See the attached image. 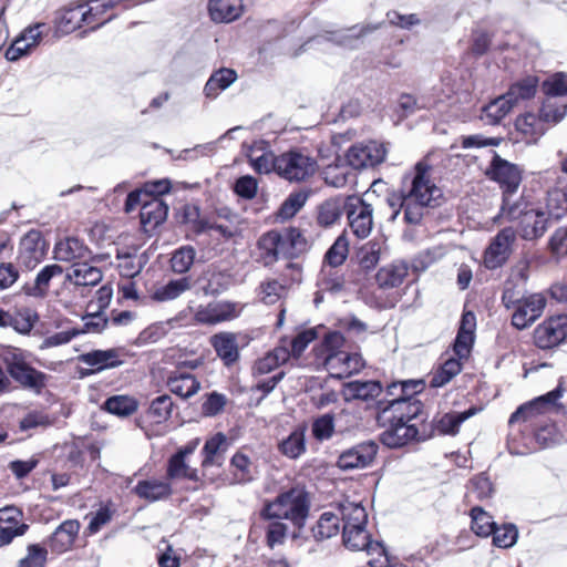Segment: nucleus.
Wrapping results in <instances>:
<instances>
[{
    "label": "nucleus",
    "instance_id": "48",
    "mask_svg": "<svg viewBox=\"0 0 567 567\" xmlns=\"http://www.w3.org/2000/svg\"><path fill=\"white\" fill-rule=\"evenodd\" d=\"M265 523L266 544L269 548L274 549L277 546H282L286 542L288 534V526L280 518H261Z\"/></svg>",
    "mask_w": 567,
    "mask_h": 567
},
{
    "label": "nucleus",
    "instance_id": "32",
    "mask_svg": "<svg viewBox=\"0 0 567 567\" xmlns=\"http://www.w3.org/2000/svg\"><path fill=\"white\" fill-rule=\"evenodd\" d=\"M168 207L161 198H145L140 210L141 223L144 227L155 228L166 219Z\"/></svg>",
    "mask_w": 567,
    "mask_h": 567
},
{
    "label": "nucleus",
    "instance_id": "49",
    "mask_svg": "<svg viewBox=\"0 0 567 567\" xmlns=\"http://www.w3.org/2000/svg\"><path fill=\"white\" fill-rule=\"evenodd\" d=\"M476 413L475 409L464 412H450L444 414L436 423V429L442 434L455 435L461 424Z\"/></svg>",
    "mask_w": 567,
    "mask_h": 567
},
{
    "label": "nucleus",
    "instance_id": "54",
    "mask_svg": "<svg viewBox=\"0 0 567 567\" xmlns=\"http://www.w3.org/2000/svg\"><path fill=\"white\" fill-rule=\"evenodd\" d=\"M472 530L481 537H487L495 529V522L493 517L486 513L482 507H473L471 509Z\"/></svg>",
    "mask_w": 567,
    "mask_h": 567
},
{
    "label": "nucleus",
    "instance_id": "50",
    "mask_svg": "<svg viewBox=\"0 0 567 567\" xmlns=\"http://www.w3.org/2000/svg\"><path fill=\"white\" fill-rule=\"evenodd\" d=\"M137 408V401L128 395H114L104 402V409L109 413L121 417L132 415Z\"/></svg>",
    "mask_w": 567,
    "mask_h": 567
},
{
    "label": "nucleus",
    "instance_id": "27",
    "mask_svg": "<svg viewBox=\"0 0 567 567\" xmlns=\"http://www.w3.org/2000/svg\"><path fill=\"white\" fill-rule=\"evenodd\" d=\"M133 492L142 499L150 503L167 499L173 488L168 480L147 478L140 481Z\"/></svg>",
    "mask_w": 567,
    "mask_h": 567
},
{
    "label": "nucleus",
    "instance_id": "16",
    "mask_svg": "<svg viewBox=\"0 0 567 567\" xmlns=\"http://www.w3.org/2000/svg\"><path fill=\"white\" fill-rule=\"evenodd\" d=\"M323 364L331 377L342 379L359 372L364 362L359 353H350L343 350L341 352L327 353Z\"/></svg>",
    "mask_w": 567,
    "mask_h": 567
},
{
    "label": "nucleus",
    "instance_id": "22",
    "mask_svg": "<svg viewBox=\"0 0 567 567\" xmlns=\"http://www.w3.org/2000/svg\"><path fill=\"white\" fill-rule=\"evenodd\" d=\"M379 28L380 24L353 25L339 31L328 32L327 35L316 37L310 42L321 44L323 41H331L344 48H354L362 37Z\"/></svg>",
    "mask_w": 567,
    "mask_h": 567
},
{
    "label": "nucleus",
    "instance_id": "61",
    "mask_svg": "<svg viewBox=\"0 0 567 567\" xmlns=\"http://www.w3.org/2000/svg\"><path fill=\"white\" fill-rule=\"evenodd\" d=\"M381 247L377 241L364 244L358 251L359 265L364 270L373 269L380 260Z\"/></svg>",
    "mask_w": 567,
    "mask_h": 567
},
{
    "label": "nucleus",
    "instance_id": "10",
    "mask_svg": "<svg viewBox=\"0 0 567 567\" xmlns=\"http://www.w3.org/2000/svg\"><path fill=\"white\" fill-rule=\"evenodd\" d=\"M103 279L102 270L83 260L72 265L65 274V282L73 286L74 296L85 297L91 287L99 285Z\"/></svg>",
    "mask_w": 567,
    "mask_h": 567
},
{
    "label": "nucleus",
    "instance_id": "4",
    "mask_svg": "<svg viewBox=\"0 0 567 567\" xmlns=\"http://www.w3.org/2000/svg\"><path fill=\"white\" fill-rule=\"evenodd\" d=\"M317 169V159L305 150L293 148L277 156V175L288 182H306Z\"/></svg>",
    "mask_w": 567,
    "mask_h": 567
},
{
    "label": "nucleus",
    "instance_id": "40",
    "mask_svg": "<svg viewBox=\"0 0 567 567\" xmlns=\"http://www.w3.org/2000/svg\"><path fill=\"white\" fill-rule=\"evenodd\" d=\"M236 79L237 73L233 69L221 68L209 76L204 93L207 97L215 99L221 91L229 87Z\"/></svg>",
    "mask_w": 567,
    "mask_h": 567
},
{
    "label": "nucleus",
    "instance_id": "15",
    "mask_svg": "<svg viewBox=\"0 0 567 567\" xmlns=\"http://www.w3.org/2000/svg\"><path fill=\"white\" fill-rule=\"evenodd\" d=\"M515 238L516 234L511 227L502 229L494 237L484 254V264L488 269H496L508 259Z\"/></svg>",
    "mask_w": 567,
    "mask_h": 567
},
{
    "label": "nucleus",
    "instance_id": "28",
    "mask_svg": "<svg viewBox=\"0 0 567 567\" xmlns=\"http://www.w3.org/2000/svg\"><path fill=\"white\" fill-rule=\"evenodd\" d=\"M166 384L172 393L182 399H189L194 396L200 389V382L196 377L183 371L182 369H176L171 372Z\"/></svg>",
    "mask_w": 567,
    "mask_h": 567
},
{
    "label": "nucleus",
    "instance_id": "24",
    "mask_svg": "<svg viewBox=\"0 0 567 567\" xmlns=\"http://www.w3.org/2000/svg\"><path fill=\"white\" fill-rule=\"evenodd\" d=\"M80 530V523L76 519H66L61 523L48 540L51 551L62 554L68 551L74 544Z\"/></svg>",
    "mask_w": 567,
    "mask_h": 567
},
{
    "label": "nucleus",
    "instance_id": "23",
    "mask_svg": "<svg viewBox=\"0 0 567 567\" xmlns=\"http://www.w3.org/2000/svg\"><path fill=\"white\" fill-rule=\"evenodd\" d=\"M91 250L78 238L68 237L58 241L53 249V257L58 261L69 262L72 265L89 260Z\"/></svg>",
    "mask_w": 567,
    "mask_h": 567
},
{
    "label": "nucleus",
    "instance_id": "33",
    "mask_svg": "<svg viewBox=\"0 0 567 567\" xmlns=\"http://www.w3.org/2000/svg\"><path fill=\"white\" fill-rule=\"evenodd\" d=\"M549 218L559 219L567 214V181H558L547 192L545 210Z\"/></svg>",
    "mask_w": 567,
    "mask_h": 567
},
{
    "label": "nucleus",
    "instance_id": "59",
    "mask_svg": "<svg viewBox=\"0 0 567 567\" xmlns=\"http://www.w3.org/2000/svg\"><path fill=\"white\" fill-rule=\"evenodd\" d=\"M318 286L321 291L338 293L343 289L344 280L338 271H333L332 268H327L324 266L320 271Z\"/></svg>",
    "mask_w": 567,
    "mask_h": 567
},
{
    "label": "nucleus",
    "instance_id": "12",
    "mask_svg": "<svg viewBox=\"0 0 567 567\" xmlns=\"http://www.w3.org/2000/svg\"><path fill=\"white\" fill-rule=\"evenodd\" d=\"M567 338V315L550 317L534 330L535 344L540 349H550Z\"/></svg>",
    "mask_w": 567,
    "mask_h": 567
},
{
    "label": "nucleus",
    "instance_id": "25",
    "mask_svg": "<svg viewBox=\"0 0 567 567\" xmlns=\"http://www.w3.org/2000/svg\"><path fill=\"white\" fill-rule=\"evenodd\" d=\"M383 427V432L381 433V441L384 445L395 449L401 447L414 440L419 433L416 426L414 424H410V422L402 423H393L391 424H379Z\"/></svg>",
    "mask_w": 567,
    "mask_h": 567
},
{
    "label": "nucleus",
    "instance_id": "11",
    "mask_svg": "<svg viewBox=\"0 0 567 567\" xmlns=\"http://www.w3.org/2000/svg\"><path fill=\"white\" fill-rule=\"evenodd\" d=\"M386 156V147L383 143L369 141L358 143L347 152V162L354 169L373 167L381 164Z\"/></svg>",
    "mask_w": 567,
    "mask_h": 567
},
{
    "label": "nucleus",
    "instance_id": "34",
    "mask_svg": "<svg viewBox=\"0 0 567 567\" xmlns=\"http://www.w3.org/2000/svg\"><path fill=\"white\" fill-rule=\"evenodd\" d=\"M381 392L382 386L378 381L355 380L343 385L342 395L346 401H369L379 396Z\"/></svg>",
    "mask_w": 567,
    "mask_h": 567
},
{
    "label": "nucleus",
    "instance_id": "14",
    "mask_svg": "<svg viewBox=\"0 0 567 567\" xmlns=\"http://www.w3.org/2000/svg\"><path fill=\"white\" fill-rule=\"evenodd\" d=\"M240 311L241 308L236 302L216 301L197 307L194 319L200 324H217L237 318Z\"/></svg>",
    "mask_w": 567,
    "mask_h": 567
},
{
    "label": "nucleus",
    "instance_id": "7",
    "mask_svg": "<svg viewBox=\"0 0 567 567\" xmlns=\"http://www.w3.org/2000/svg\"><path fill=\"white\" fill-rule=\"evenodd\" d=\"M489 179L499 184L503 189L502 210L509 205V196L515 194L522 183V169L494 153L491 164L486 171Z\"/></svg>",
    "mask_w": 567,
    "mask_h": 567
},
{
    "label": "nucleus",
    "instance_id": "18",
    "mask_svg": "<svg viewBox=\"0 0 567 567\" xmlns=\"http://www.w3.org/2000/svg\"><path fill=\"white\" fill-rule=\"evenodd\" d=\"M378 452V445L373 441L360 443L344 452L338 458L341 470L363 468L372 463Z\"/></svg>",
    "mask_w": 567,
    "mask_h": 567
},
{
    "label": "nucleus",
    "instance_id": "58",
    "mask_svg": "<svg viewBox=\"0 0 567 567\" xmlns=\"http://www.w3.org/2000/svg\"><path fill=\"white\" fill-rule=\"evenodd\" d=\"M195 256L196 251L192 246L181 247L171 258L172 270L176 274L187 272L194 264Z\"/></svg>",
    "mask_w": 567,
    "mask_h": 567
},
{
    "label": "nucleus",
    "instance_id": "19",
    "mask_svg": "<svg viewBox=\"0 0 567 567\" xmlns=\"http://www.w3.org/2000/svg\"><path fill=\"white\" fill-rule=\"evenodd\" d=\"M47 245L38 230L28 231L20 241L19 260L29 269H33L45 256Z\"/></svg>",
    "mask_w": 567,
    "mask_h": 567
},
{
    "label": "nucleus",
    "instance_id": "5",
    "mask_svg": "<svg viewBox=\"0 0 567 567\" xmlns=\"http://www.w3.org/2000/svg\"><path fill=\"white\" fill-rule=\"evenodd\" d=\"M502 213L509 220H518V233L525 240L540 238L546 233L550 219L543 209L520 210L517 205L511 204Z\"/></svg>",
    "mask_w": 567,
    "mask_h": 567
},
{
    "label": "nucleus",
    "instance_id": "43",
    "mask_svg": "<svg viewBox=\"0 0 567 567\" xmlns=\"http://www.w3.org/2000/svg\"><path fill=\"white\" fill-rule=\"evenodd\" d=\"M408 265L405 262H395L381 268L377 274V281L381 288L399 287L408 276Z\"/></svg>",
    "mask_w": 567,
    "mask_h": 567
},
{
    "label": "nucleus",
    "instance_id": "52",
    "mask_svg": "<svg viewBox=\"0 0 567 567\" xmlns=\"http://www.w3.org/2000/svg\"><path fill=\"white\" fill-rule=\"evenodd\" d=\"M339 516L333 513H323L312 527V535L317 540L328 539L339 532Z\"/></svg>",
    "mask_w": 567,
    "mask_h": 567
},
{
    "label": "nucleus",
    "instance_id": "6",
    "mask_svg": "<svg viewBox=\"0 0 567 567\" xmlns=\"http://www.w3.org/2000/svg\"><path fill=\"white\" fill-rule=\"evenodd\" d=\"M421 410V402L414 398L398 395L381 400L378 402L377 422L378 424L410 422L420 414Z\"/></svg>",
    "mask_w": 567,
    "mask_h": 567
},
{
    "label": "nucleus",
    "instance_id": "9",
    "mask_svg": "<svg viewBox=\"0 0 567 567\" xmlns=\"http://www.w3.org/2000/svg\"><path fill=\"white\" fill-rule=\"evenodd\" d=\"M546 305L547 299L543 293H532L518 299L512 315V324L518 330L530 327L542 317Z\"/></svg>",
    "mask_w": 567,
    "mask_h": 567
},
{
    "label": "nucleus",
    "instance_id": "42",
    "mask_svg": "<svg viewBox=\"0 0 567 567\" xmlns=\"http://www.w3.org/2000/svg\"><path fill=\"white\" fill-rule=\"evenodd\" d=\"M306 431L305 425L296 427L279 444L280 452L289 458H298L306 452Z\"/></svg>",
    "mask_w": 567,
    "mask_h": 567
},
{
    "label": "nucleus",
    "instance_id": "21",
    "mask_svg": "<svg viewBox=\"0 0 567 567\" xmlns=\"http://www.w3.org/2000/svg\"><path fill=\"white\" fill-rule=\"evenodd\" d=\"M8 372L14 381L23 388L40 393L45 385L47 375L21 360H13L8 364Z\"/></svg>",
    "mask_w": 567,
    "mask_h": 567
},
{
    "label": "nucleus",
    "instance_id": "37",
    "mask_svg": "<svg viewBox=\"0 0 567 567\" xmlns=\"http://www.w3.org/2000/svg\"><path fill=\"white\" fill-rule=\"evenodd\" d=\"M228 447L227 437L223 433H216L214 436L208 439L203 447V461L204 467L220 466L224 461V454Z\"/></svg>",
    "mask_w": 567,
    "mask_h": 567
},
{
    "label": "nucleus",
    "instance_id": "63",
    "mask_svg": "<svg viewBox=\"0 0 567 567\" xmlns=\"http://www.w3.org/2000/svg\"><path fill=\"white\" fill-rule=\"evenodd\" d=\"M307 198L308 196L305 193L290 194L281 204L277 216L282 220L293 217L303 207Z\"/></svg>",
    "mask_w": 567,
    "mask_h": 567
},
{
    "label": "nucleus",
    "instance_id": "17",
    "mask_svg": "<svg viewBox=\"0 0 567 567\" xmlns=\"http://www.w3.org/2000/svg\"><path fill=\"white\" fill-rule=\"evenodd\" d=\"M561 383L556 389L548 393L536 398L535 400L520 405L509 417V423H516L519 421H526L537 413H543L553 410L557 405V401L563 395Z\"/></svg>",
    "mask_w": 567,
    "mask_h": 567
},
{
    "label": "nucleus",
    "instance_id": "3",
    "mask_svg": "<svg viewBox=\"0 0 567 567\" xmlns=\"http://www.w3.org/2000/svg\"><path fill=\"white\" fill-rule=\"evenodd\" d=\"M310 511V499L303 487L295 486L279 493L272 501H266L260 518H280L289 520L293 527L301 530Z\"/></svg>",
    "mask_w": 567,
    "mask_h": 567
},
{
    "label": "nucleus",
    "instance_id": "47",
    "mask_svg": "<svg viewBox=\"0 0 567 567\" xmlns=\"http://www.w3.org/2000/svg\"><path fill=\"white\" fill-rule=\"evenodd\" d=\"M167 480L186 478L189 481H197V470L190 467L186 463V458L182 455L174 454L169 457L166 471Z\"/></svg>",
    "mask_w": 567,
    "mask_h": 567
},
{
    "label": "nucleus",
    "instance_id": "57",
    "mask_svg": "<svg viewBox=\"0 0 567 567\" xmlns=\"http://www.w3.org/2000/svg\"><path fill=\"white\" fill-rule=\"evenodd\" d=\"M116 352L114 350H95L80 355V361L84 364L104 369L114 367Z\"/></svg>",
    "mask_w": 567,
    "mask_h": 567
},
{
    "label": "nucleus",
    "instance_id": "36",
    "mask_svg": "<svg viewBox=\"0 0 567 567\" xmlns=\"http://www.w3.org/2000/svg\"><path fill=\"white\" fill-rule=\"evenodd\" d=\"M514 105L502 94L482 107L481 120L487 125L499 124L513 110Z\"/></svg>",
    "mask_w": 567,
    "mask_h": 567
},
{
    "label": "nucleus",
    "instance_id": "29",
    "mask_svg": "<svg viewBox=\"0 0 567 567\" xmlns=\"http://www.w3.org/2000/svg\"><path fill=\"white\" fill-rule=\"evenodd\" d=\"M248 0H210L209 14L216 22H231L238 19Z\"/></svg>",
    "mask_w": 567,
    "mask_h": 567
},
{
    "label": "nucleus",
    "instance_id": "44",
    "mask_svg": "<svg viewBox=\"0 0 567 567\" xmlns=\"http://www.w3.org/2000/svg\"><path fill=\"white\" fill-rule=\"evenodd\" d=\"M190 288L192 282L188 277L169 280L167 284L157 287L153 291L152 298L159 302L171 301L178 298Z\"/></svg>",
    "mask_w": 567,
    "mask_h": 567
},
{
    "label": "nucleus",
    "instance_id": "53",
    "mask_svg": "<svg viewBox=\"0 0 567 567\" xmlns=\"http://www.w3.org/2000/svg\"><path fill=\"white\" fill-rule=\"evenodd\" d=\"M62 272L63 268L61 266L56 264L47 265L37 275L34 286L31 288L30 293L34 297H44L48 292L50 280L62 275Z\"/></svg>",
    "mask_w": 567,
    "mask_h": 567
},
{
    "label": "nucleus",
    "instance_id": "26",
    "mask_svg": "<svg viewBox=\"0 0 567 567\" xmlns=\"http://www.w3.org/2000/svg\"><path fill=\"white\" fill-rule=\"evenodd\" d=\"M342 537L346 547L352 550H367L368 554H377L379 556H383L385 554V549L380 543L371 542L365 527L353 528V526H351L350 529L343 530Z\"/></svg>",
    "mask_w": 567,
    "mask_h": 567
},
{
    "label": "nucleus",
    "instance_id": "56",
    "mask_svg": "<svg viewBox=\"0 0 567 567\" xmlns=\"http://www.w3.org/2000/svg\"><path fill=\"white\" fill-rule=\"evenodd\" d=\"M348 252L349 241L346 235H340L326 252L324 260L330 268H336L344 262Z\"/></svg>",
    "mask_w": 567,
    "mask_h": 567
},
{
    "label": "nucleus",
    "instance_id": "64",
    "mask_svg": "<svg viewBox=\"0 0 567 567\" xmlns=\"http://www.w3.org/2000/svg\"><path fill=\"white\" fill-rule=\"evenodd\" d=\"M493 544L499 548L512 547L518 537V532L515 525L507 524L501 527L495 525V529L492 532Z\"/></svg>",
    "mask_w": 567,
    "mask_h": 567
},
{
    "label": "nucleus",
    "instance_id": "51",
    "mask_svg": "<svg viewBox=\"0 0 567 567\" xmlns=\"http://www.w3.org/2000/svg\"><path fill=\"white\" fill-rule=\"evenodd\" d=\"M173 401L169 395L163 394L155 398L148 408L147 417L153 424L166 422L172 414Z\"/></svg>",
    "mask_w": 567,
    "mask_h": 567
},
{
    "label": "nucleus",
    "instance_id": "38",
    "mask_svg": "<svg viewBox=\"0 0 567 567\" xmlns=\"http://www.w3.org/2000/svg\"><path fill=\"white\" fill-rule=\"evenodd\" d=\"M339 512L343 522V530L354 527H365L368 514L365 508L355 502L344 501L339 505Z\"/></svg>",
    "mask_w": 567,
    "mask_h": 567
},
{
    "label": "nucleus",
    "instance_id": "35",
    "mask_svg": "<svg viewBox=\"0 0 567 567\" xmlns=\"http://www.w3.org/2000/svg\"><path fill=\"white\" fill-rule=\"evenodd\" d=\"M538 87V79L534 75H527L511 84L507 92L504 93L514 107L519 106L526 101L532 100Z\"/></svg>",
    "mask_w": 567,
    "mask_h": 567
},
{
    "label": "nucleus",
    "instance_id": "31",
    "mask_svg": "<svg viewBox=\"0 0 567 567\" xmlns=\"http://www.w3.org/2000/svg\"><path fill=\"white\" fill-rule=\"evenodd\" d=\"M247 157L251 167L258 174H277V156L272 152L266 151L264 142H255L247 151Z\"/></svg>",
    "mask_w": 567,
    "mask_h": 567
},
{
    "label": "nucleus",
    "instance_id": "13",
    "mask_svg": "<svg viewBox=\"0 0 567 567\" xmlns=\"http://www.w3.org/2000/svg\"><path fill=\"white\" fill-rule=\"evenodd\" d=\"M45 24L35 23L27 27L11 45L6 50L4 56L8 61L14 62L27 56L40 44L44 35Z\"/></svg>",
    "mask_w": 567,
    "mask_h": 567
},
{
    "label": "nucleus",
    "instance_id": "55",
    "mask_svg": "<svg viewBox=\"0 0 567 567\" xmlns=\"http://www.w3.org/2000/svg\"><path fill=\"white\" fill-rule=\"evenodd\" d=\"M341 215V203L338 199H328L319 206L317 220L319 225L329 227L338 221Z\"/></svg>",
    "mask_w": 567,
    "mask_h": 567
},
{
    "label": "nucleus",
    "instance_id": "8",
    "mask_svg": "<svg viewBox=\"0 0 567 567\" xmlns=\"http://www.w3.org/2000/svg\"><path fill=\"white\" fill-rule=\"evenodd\" d=\"M348 225L358 238H367L373 228V208L357 196H350L344 203Z\"/></svg>",
    "mask_w": 567,
    "mask_h": 567
},
{
    "label": "nucleus",
    "instance_id": "41",
    "mask_svg": "<svg viewBox=\"0 0 567 567\" xmlns=\"http://www.w3.org/2000/svg\"><path fill=\"white\" fill-rule=\"evenodd\" d=\"M117 269L122 277L131 279L137 276L144 265L146 264V258L143 254H138L137 250L133 252L130 251H118L116 255Z\"/></svg>",
    "mask_w": 567,
    "mask_h": 567
},
{
    "label": "nucleus",
    "instance_id": "2",
    "mask_svg": "<svg viewBox=\"0 0 567 567\" xmlns=\"http://www.w3.org/2000/svg\"><path fill=\"white\" fill-rule=\"evenodd\" d=\"M307 249V240L298 228L289 227L281 231L269 230L257 241V259L265 266L279 258H295Z\"/></svg>",
    "mask_w": 567,
    "mask_h": 567
},
{
    "label": "nucleus",
    "instance_id": "1",
    "mask_svg": "<svg viewBox=\"0 0 567 567\" xmlns=\"http://www.w3.org/2000/svg\"><path fill=\"white\" fill-rule=\"evenodd\" d=\"M430 173L431 166L421 161L402 179L408 196V224L419 225L425 209L439 206L443 199V192L433 182Z\"/></svg>",
    "mask_w": 567,
    "mask_h": 567
},
{
    "label": "nucleus",
    "instance_id": "45",
    "mask_svg": "<svg viewBox=\"0 0 567 567\" xmlns=\"http://www.w3.org/2000/svg\"><path fill=\"white\" fill-rule=\"evenodd\" d=\"M462 370L460 360L450 358L444 361L431 375L430 385L432 388H442L447 384Z\"/></svg>",
    "mask_w": 567,
    "mask_h": 567
},
{
    "label": "nucleus",
    "instance_id": "30",
    "mask_svg": "<svg viewBox=\"0 0 567 567\" xmlns=\"http://www.w3.org/2000/svg\"><path fill=\"white\" fill-rule=\"evenodd\" d=\"M210 344L226 365L239 359L237 337L233 332H219L212 337Z\"/></svg>",
    "mask_w": 567,
    "mask_h": 567
},
{
    "label": "nucleus",
    "instance_id": "62",
    "mask_svg": "<svg viewBox=\"0 0 567 567\" xmlns=\"http://www.w3.org/2000/svg\"><path fill=\"white\" fill-rule=\"evenodd\" d=\"M48 559V549L39 544L27 547V555L18 563V567H44Z\"/></svg>",
    "mask_w": 567,
    "mask_h": 567
},
{
    "label": "nucleus",
    "instance_id": "20",
    "mask_svg": "<svg viewBox=\"0 0 567 567\" xmlns=\"http://www.w3.org/2000/svg\"><path fill=\"white\" fill-rule=\"evenodd\" d=\"M92 21V10L86 4L64 8L58 12L55 18V31L62 35L69 34L80 28L83 22Z\"/></svg>",
    "mask_w": 567,
    "mask_h": 567
},
{
    "label": "nucleus",
    "instance_id": "60",
    "mask_svg": "<svg viewBox=\"0 0 567 567\" xmlns=\"http://www.w3.org/2000/svg\"><path fill=\"white\" fill-rule=\"evenodd\" d=\"M423 388L421 381H401L393 382L388 385L385 396L383 400L393 399L398 395L414 398V394L419 393Z\"/></svg>",
    "mask_w": 567,
    "mask_h": 567
},
{
    "label": "nucleus",
    "instance_id": "46",
    "mask_svg": "<svg viewBox=\"0 0 567 567\" xmlns=\"http://www.w3.org/2000/svg\"><path fill=\"white\" fill-rule=\"evenodd\" d=\"M233 482L245 484L254 478V465L250 458L241 452H237L230 460Z\"/></svg>",
    "mask_w": 567,
    "mask_h": 567
},
{
    "label": "nucleus",
    "instance_id": "39",
    "mask_svg": "<svg viewBox=\"0 0 567 567\" xmlns=\"http://www.w3.org/2000/svg\"><path fill=\"white\" fill-rule=\"evenodd\" d=\"M290 357V350L286 344H280L258 359L254 365L255 374H267L285 363Z\"/></svg>",
    "mask_w": 567,
    "mask_h": 567
}]
</instances>
